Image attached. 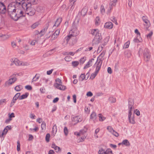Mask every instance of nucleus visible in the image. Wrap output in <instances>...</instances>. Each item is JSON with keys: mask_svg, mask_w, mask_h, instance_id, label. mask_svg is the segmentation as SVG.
Listing matches in <instances>:
<instances>
[{"mask_svg": "<svg viewBox=\"0 0 154 154\" xmlns=\"http://www.w3.org/2000/svg\"><path fill=\"white\" fill-rule=\"evenodd\" d=\"M23 1H20V4L16 8V10L14 13L11 18L15 21H17L20 17L25 16L23 9L22 8Z\"/></svg>", "mask_w": 154, "mask_h": 154, "instance_id": "1", "label": "nucleus"}, {"mask_svg": "<svg viewBox=\"0 0 154 154\" xmlns=\"http://www.w3.org/2000/svg\"><path fill=\"white\" fill-rule=\"evenodd\" d=\"M89 33L95 36L92 41L93 45L98 44L102 39L101 33L98 29H92L89 31Z\"/></svg>", "mask_w": 154, "mask_h": 154, "instance_id": "2", "label": "nucleus"}, {"mask_svg": "<svg viewBox=\"0 0 154 154\" xmlns=\"http://www.w3.org/2000/svg\"><path fill=\"white\" fill-rule=\"evenodd\" d=\"M30 4H27L26 2H23L22 8L23 10L25 11L26 13L28 15L32 16L35 13V9L31 7Z\"/></svg>", "mask_w": 154, "mask_h": 154, "instance_id": "3", "label": "nucleus"}, {"mask_svg": "<svg viewBox=\"0 0 154 154\" xmlns=\"http://www.w3.org/2000/svg\"><path fill=\"white\" fill-rule=\"evenodd\" d=\"M23 0H16L15 2H14L12 4L9 5L8 9V11L9 16L11 18L13 15L14 13L16 10V8L20 4V1H23Z\"/></svg>", "mask_w": 154, "mask_h": 154, "instance_id": "4", "label": "nucleus"}, {"mask_svg": "<svg viewBox=\"0 0 154 154\" xmlns=\"http://www.w3.org/2000/svg\"><path fill=\"white\" fill-rule=\"evenodd\" d=\"M143 57L146 62H148L150 58L151 54L149 50L147 48H145L143 51Z\"/></svg>", "mask_w": 154, "mask_h": 154, "instance_id": "5", "label": "nucleus"}, {"mask_svg": "<svg viewBox=\"0 0 154 154\" xmlns=\"http://www.w3.org/2000/svg\"><path fill=\"white\" fill-rule=\"evenodd\" d=\"M117 0H111L109 3V6L108 9V12L110 13L113 8V7L115 6Z\"/></svg>", "mask_w": 154, "mask_h": 154, "instance_id": "6", "label": "nucleus"}, {"mask_svg": "<svg viewBox=\"0 0 154 154\" xmlns=\"http://www.w3.org/2000/svg\"><path fill=\"white\" fill-rule=\"evenodd\" d=\"M102 63V60L100 59H98V57L97 62L94 64L95 65V64H96V66L95 69L96 71L99 72V70L100 69Z\"/></svg>", "mask_w": 154, "mask_h": 154, "instance_id": "7", "label": "nucleus"}, {"mask_svg": "<svg viewBox=\"0 0 154 154\" xmlns=\"http://www.w3.org/2000/svg\"><path fill=\"white\" fill-rule=\"evenodd\" d=\"M6 8L3 2H0V13L5 14L6 12Z\"/></svg>", "mask_w": 154, "mask_h": 154, "instance_id": "8", "label": "nucleus"}, {"mask_svg": "<svg viewBox=\"0 0 154 154\" xmlns=\"http://www.w3.org/2000/svg\"><path fill=\"white\" fill-rule=\"evenodd\" d=\"M69 33L76 34V35L78 34L77 26L75 24H73L72 29L70 31Z\"/></svg>", "mask_w": 154, "mask_h": 154, "instance_id": "9", "label": "nucleus"}, {"mask_svg": "<svg viewBox=\"0 0 154 154\" xmlns=\"http://www.w3.org/2000/svg\"><path fill=\"white\" fill-rule=\"evenodd\" d=\"M148 17L146 16H143L142 17V19L143 22L145 23V26H149L150 25V22L148 19Z\"/></svg>", "mask_w": 154, "mask_h": 154, "instance_id": "10", "label": "nucleus"}, {"mask_svg": "<svg viewBox=\"0 0 154 154\" xmlns=\"http://www.w3.org/2000/svg\"><path fill=\"white\" fill-rule=\"evenodd\" d=\"M71 119L72 122H74L76 123L81 122L82 120V119L80 118L79 116H72Z\"/></svg>", "mask_w": 154, "mask_h": 154, "instance_id": "11", "label": "nucleus"}, {"mask_svg": "<svg viewBox=\"0 0 154 154\" xmlns=\"http://www.w3.org/2000/svg\"><path fill=\"white\" fill-rule=\"evenodd\" d=\"M90 120H92L94 122L97 121V115L96 113L94 112H93L90 116Z\"/></svg>", "mask_w": 154, "mask_h": 154, "instance_id": "12", "label": "nucleus"}, {"mask_svg": "<svg viewBox=\"0 0 154 154\" xmlns=\"http://www.w3.org/2000/svg\"><path fill=\"white\" fill-rule=\"evenodd\" d=\"M54 86L57 88L61 90L64 91L66 89V87L65 86L58 83L55 84Z\"/></svg>", "mask_w": 154, "mask_h": 154, "instance_id": "13", "label": "nucleus"}, {"mask_svg": "<svg viewBox=\"0 0 154 154\" xmlns=\"http://www.w3.org/2000/svg\"><path fill=\"white\" fill-rule=\"evenodd\" d=\"M17 78L16 77L11 78L9 80L5 82V84H8L9 85H11L14 83L16 80Z\"/></svg>", "mask_w": 154, "mask_h": 154, "instance_id": "14", "label": "nucleus"}, {"mask_svg": "<svg viewBox=\"0 0 154 154\" xmlns=\"http://www.w3.org/2000/svg\"><path fill=\"white\" fill-rule=\"evenodd\" d=\"M131 115L132 114H131L128 115L129 121L130 123L134 124L135 123L134 116H133L131 117Z\"/></svg>", "mask_w": 154, "mask_h": 154, "instance_id": "15", "label": "nucleus"}, {"mask_svg": "<svg viewBox=\"0 0 154 154\" xmlns=\"http://www.w3.org/2000/svg\"><path fill=\"white\" fill-rule=\"evenodd\" d=\"M104 27L108 29H112L113 27V24L111 22H107L104 25Z\"/></svg>", "mask_w": 154, "mask_h": 154, "instance_id": "16", "label": "nucleus"}, {"mask_svg": "<svg viewBox=\"0 0 154 154\" xmlns=\"http://www.w3.org/2000/svg\"><path fill=\"white\" fill-rule=\"evenodd\" d=\"M94 60V59L93 58L90 60L86 64V65L84 67V69L87 68L91 66L92 65V63Z\"/></svg>", "mask_w": 154, "mask_h": 154, "instance_id": "17", "label": "nucleus"}, {"mask_svg": "<svg viewBox=\"0 0 154 154\" xmlns=\"http://www.w3.org/2000/svg\"><path fill=\"white\" fill-rule=\"evenodd\" d=\"M11 62H13L16 66H19L22 64L21 62L17 58L12 59Z\"/></svg>", "mask_w": 154, "mask_h": 154, "instance_id": "18", "label": "nucleus"}, {"mask_svg": "<svg viewBox=\"0 0 154 154\" xmlns=\"http://www.w3.org/2000/svg\"><path fill=\"white\" fill-rule=\"evenodd\" d=\"M49 26V24L48 23L46 24L44 27L43 29L41 31L40 33H42V35H44L46 32L47 31L48 27Z\"/></svg>", "mask_w": 154, "mask_h": 154, "instance_id": "19", "label": "nucleus"}, {"mask_svg": "<svg viewBox=\"0 0 154 154\" xmlns=\"http://www.w3.org/2000/svg\"><path fill=\"white\" fill-rule=\"evenodd\" d=\"M76 36V34H72V33H70L65 38V39H66V42L68 43L69 41V39L72 36Z\"/></svg>", "mask_w": 154, "mask_h": 154, "instance_id": "20", "label": "nucleus"}, {"mask_svg": "<svg viewBox=\"0 0 154 154\" xmlns=\"http://www.w3.org/2000/svg\"><path fill=\"white\" fill-rule=\"evenodd\" d=\"M62 21V18H61L59 17L55 21V23L53 27L54 26H58Z\"/></svg>", "mask_w": 154, "mask_h": 154, "instance_id": "21", "label": "nucleus"}, {"mask_svg": "<svg viewBox=\"0 0 154 154\" xmlns=\"http://www.w3.org/2000/svg\"><path fill=\"white\" fill-rule=\"evenodd\" d=\"M86 79V76H85V74L84 73H82L79 77V81L82 82L84 80H85Z\"/></svg>", "mask_w": 154, "mask_h": 154, "instance_id": "22", "label": "nucleus"}, {"mask_svg": "<svg viewBox=\"0 0 154 154\" xmlns=\"http://www.w3.org/2000/svg\"><path fill=\"white\" fill-rule=\"evenodd\" d=\"M87 12V7H85L82 10L81 12V14L82 16H84L86 14Z\"/></svg>", "mask_w": 154, "mask_h": 154, "instance_id": "23", "label": "nucleus"}, {"mask_svg": "<svg viewBox=\"0 0 154 154\" xmlns=\"http://www.w3.org/2000/svg\"><path fill=\"white\" fill-rule=\"evenodd\" d=\"M122 145H124L126 146H130V144L129 141L125 139L123 140L122 142Z\"/></svg>", "mask_w": 154, "mask_h": 154, "instance_id": "24", "label": "nucleus"}, {"mask_svg": "<svg viewBox=\"0 0 154 154\" xmlns=\"http://www.w3.org/2000/svg\"><path fill=\"white\" fill-rule=\"evenodd\" d=\"M29 95V94L28 93H26L22 95L20 97H19V100H21L26 98Z\"/></svg>", "mask_w": 154, "mask_h": 154, "instance_id": "25", "label": "nucleus"}, {"mask_svg": "<svg viewBox=\"0 0 154 154\" xmlns=\"http://www.w3.org/2000/svg\"><path fill=\"white\" fill-rule=\"evenodd\" d=\"M142 41V39L140 38H139V37H137V36L136 38H134L133 40V41L135 43H139L141 42Z\"/></svg>", "mask_w": 154, "mask_h": 154, "instance_id": "26", "label": "nucleus"}, {"mask_svg": "<svg viewBox=\"0 0 154 154\" xmlns=\"http://www.w3.org/2000/svg\"><path fill=\"white\" fill-rule=\"evenodd\" d=\"M23 88V86L20 85H17L14 88V89L17 91H20Z\"/></svg>", "mask_w": 154, "mask_h": 154, "instance_id": "27", "label": "nucleus"}, {"mask_svg": "<svg viewBox=\"0 0 154 154\" xmlns=\"http://www.w3.org/2000/svg\"><path fill=\"white\" fill-rule=\"evenodd\" d=\"M17 99L16 97L14 96L10 104V107H12L14 105V104L16 102V100Z\"/></svg>", "mask_w": 154, "mask_h": 154, "instance_id": "28", "label": "nucleus"}, {"mask_svg": "<svg viewBox=\"0 0 154 154\" xmlns=\"http://www.w3.org/2000/svg\"><path fill=\"white\" fill-rule=\"evenodd\" d=\"M128 106H133L134 104V100L132 99H129L128 100Z\"/></svg>", "mask_w": 154, "mask_h": 154, "instance_id": "29", "label": "nucleus"}, {"mask_svg": "<svg viewBox=\"0 0 154 154\" xmlns=\"http://www.w3.org/2000/svg\"><path fill=\"white\" fill-rule=\"evenodd\" d=\"M40 77V75L38 74H36L35 76L33 78L32 82L36 81L38 80Z\"/></svg>", "mask_w": 154, "mask_h": 154, "instance_id": "30", "label": "nucleus"}, {"mask_svg": "<svg viewBox=\"0 0 154 154\" xmlns=\"http://www.w3.org/2000/svg\"><path fill=\"white\" fill-rule=\"evenodd\" d=\"M52 132L54 134V135L55 136V134L57 132V126L56 125H54L53 128L52 129Z\"/></svg>", "mask_w": 154, "mask_h": 154, "instance_id": "31", "label": "nucleus"}, {"mask_svg": "<svg viewBox=\"0 0 154 154\" xmlns=\"http://www.w3.org/2000/svg\"><path fill=\"white\" fill-rule=\"evenodd\" d=\"M98 72L95 70L94 73H92L91 74V75L90 77V79H94L95 78L96 76L97 75Z\"/></svg>", "mask_w": 154, "mask_h": 154, "instance_id": "32", "label": "nucleus"}, {"mask_svg": "<svg viewBox=\"0 0 154 154\" xmlns=\"http://www.w3.org/2000/svg\"><path fill=\"white\" fill-rule=\"evenodd\" d=\"M100 18L99 17H96L95 20V24L97 26L98 25L100 24Z\"/></svg>", "mask_w": 154, "mask_h": 154, "instance_id": "33", "label": "nucleus"}, {"mask_svg": "<svg viewBox=\"0 0 154 154\" xmlns=\"http://www.w3.org/2000/svg\"><path fill=\"white\" fill-rule=\"evenodd\" d=\"M108 153H110L111 154H113L111 149L110 148H107L106 151L104 152V154H108Z\"/></svg>", "mask_w": 154, "mask_h": 154, "instance_id": "34", "label": "nucleus"}, {"mask_svg": "<svg viewBox=\"0 0 154 154\" xmlns=\"http://www.w3.org/2000/svg\"><path fill=\"white\" fill-rule=\"evenodd\" d=\"M98 116L99 117V120L100 121H102L104 120L105 119V118L103 117L101 114H99Z\"/></svg>", "mask_w": 154, "mask_h": 154, "instance_id": "35", "label": "nucleus"}, {"mask_svg": "<svg viewBox=\"0 0 154 154\" xmlns=\"http://www.w3.org/2000/svg\"><path fill=\"white\" fill-rule=\"evenodd\" d=\"M41 128L42 130H45L46 128V123L44 122H42L41 125Z\"/></svg>", "mask_w": 154, "mask_h": 154, "instance_id": "36", "label": "nucleus"}, {"mask_svg": "<svg viewBox=\"0 0 154 154\" xmlns=\"http://www.w3.org/2000/svg\"><path fill=\"white\" fill-rule=\"evenodd\" d=\"M100 12L101 13L103 14L105 12V9L103 5H102L100 7Z\"/></svg>", "mask_w": 154, "mask_h": 154, "instance_id": "37", "label": "nucleus"}, {"mask_svg": "<svg viewBox=\"0 0 154 154\" xmlns=\"http://www.w3.org/2000/svg\"><path fill=\"white\" fill-rule=\"evenodd\" d=\"M79 63L77 61H73L72 62V65L74 67H76L79 64Z\"/></svg>", "mask_w": 154, "mask_h": 154, "instance_id": "38", "label": "nucleus"}, {"mask_svg": "<svg viewBox=\"0 0 154 154\" xmlns=\"http://www.w3.org/2000/svg\"><path fill=\"white\" fill-rule=\"evenodd\" d=\"M111 20L112 21V22L115 23L117 25H118V23L117 22L116 19L115 17L113 16L112 17H111Z\"/></svg>", "mask_w": 154, "mask_h": 154, "instance_id": "39", "label": "nucleus"}, {"mask_svg": "<svg viewBox=\"0 0 154 154\" xmlns=\"http://www.w3.org/2000/svg\"><path fill=\"white\" fill-rule=\"evenodd\" d=\"M130 43V42L129 41H128L127 42L125 43L123 46V48H128Z\"/></svg>", "mask_w": 154, "mask_h": 154, "instance_id": "40", "label": "nucleus"}, {"mask_svg": "<svg viewBox=\"0 0 154 154\" xmlns=\"http://www.w3.org/2000/svg\"><path fill=\"white\" fill-rule=\"evenodd\" d=\"M134 107L133 106H128V109H129V111H128V115L130 114H132V111L133 110V109H134Z\"/></svg>", "mask_w": 154, "mask_h": 154, "instance_id": "41", "label": "nucleus"}, {"mask_svg": "<svg viewBox=\"0 0 154 154\" xmlns=\"http://www.w3.org/2000/svg\"><path fill=\"white\" fill-rule=\"evenodd\" d=\"M109 100L112 103H114L116 102V99L113 97H111L109 98Z\"/></svg>", "mask_w": 154, "mask_h": 154, "instance_id": "42", "label": "nucleus"}, {"mask_svg": "<svg viewBox=\"0 0 154 154\" xmlns=\"http://www.w3.org/2000/svg\"><path fill=\"white\" fill-rule=\"evenodd\" d=\"M86 57H82L80 60V63L81 64H83L86 60Z\"/></svg>", "mask_w": 154, "mask_h": 154, "instance_id": "43", "label": "nucleus"}, {"mask_svg": "<svg viewBox=\"0 0 154 154\" xmlns=\"http://www.w3.org/2000/svg\"><path fill=\"white\" fill-rule=\"evenodd\" d=\"M50 137V135L48 133L46 134L45 137V140L47 142H48L49 141Z\"/></svg>", "mask_w": 154, "mask_h": 154, "instance_id": "44", "label": "nucleus"}, {"mask_svg": "<svg viewBox=\"0 0 154 154\" xmlns=\"http://www.w3.org/2000/svg\"><path fill=\"white\" fill-rule=\"evenodd\" d=\"M17 150L18 151L20 150V144L19 140H17Z\"/></svg>", "mask_w": 154, "mask_h": 154, "instance_id": "45", "label": "nucleus"}, {"mask_svg": "<svg viewBox=\"0 0 154 154\" xmlns=\"http://www.w3.org/2000/svg\"><path fill=\"white\" fill-rule=\"evenodd\" d=\"M64 132L65 135L67 136L68 134V129L66 127H65L64 128Z\"/></svg>", "mask_w": 154, "mask_h": 154, "instance_id": "46", "label": "nucleus"}, {"mask_svg": "<svg viewBox=\"0 0 154 154\" xmlns=\"http://www.w3.org/2000/svg\"><path fill=\"white\" fill-rule=\"evenodd\" d=\"M6 102V99H5L0 100V106L5 103V104Z\"/></svg>", "mask_w": 154, "mask_h": 154, "instance_id": "47", "label": "nucleus"}, {"mask_svg": "<svg viewBox=\"0 0 154 154\" xmlns=\"http://www.w3.org/2000/svg\"><path fill=\"white\" fill-rule=\"evenodd\" d=\"M107 129L108 130V131L111 133H112V132H113V130H114L113 128L110 126H108L107 127Z\"/></svg>", "mask_w": 154, "mask_h": 154, "instance_id": "48", "label": "nucleus"}, {"mask_svg": "<svg viewBox=\"0 0 154 154\" xmlns=\"http://www.w3.org/2000/svg\"><path fill=\"white\" fill-rule=\"evenodd\" d=\"M65 60L66 61L69 62L71 60V58L70 56H67L65 57Z\"/></svg>", "mask_w": 154, "mask_h": 154, "instance_id": "49", "label": "nucleus"}, {"mask_svg": "<svg viewBox=\"0 0 154 154\" xmlns=\"http://www.w3.org/2000/svg\"><path fill=\"white\" fill-rule=\"evenodd\" d=\"M134 32L136 33L137 34V37H139V38H140V33L139 32L138 30L137 29H135Z\"/></svg>", "mask_w": 154, "mask_h": 154, "instance_id": "50", "label": "nucleus"}, {"mask_svg": "<svg viewBox=\"0 0 154 154\" xmlns=\"http://www.w3.org/2000/svg\"><path fill=\"white\" fill-rule=\"evenodd\" d=\"M111 134L116 137H118L119 135V134L116 131H115L114 130H113V131Z\"/></svg>", "mask_w": 154, "mask_h": 154, "instance_id": "51", "label": "nucleus"}, {"mask_svg": "<svg viewBox=\"0 0 154 154\" xmlns=\"http://www.w3.org/2000/svg\"><path fill=\"white\" fill-rule=\"evenodd\" d=\"M60 31V30L59 29H57L54 33L57 36H58L59 34Z\"/></svg>", "mask_w": 154, "mask_h": 154, "instance_id": "52", "label": "nucleus"}, {"mask_svg": "<svg viewBox=\"0 0 154 154\" xmlns=\"http://www.w3.org/2000/svg\"><path fill=\"white\" fill-rule=\"evenodd\" d=\"M38 23H35L32 25L31 27L32 29H35L38 26Z\"/></svg>", "mask_w": 154, "mask_h": 154, "instance_id": "53", "label": "nucleus"}, {"mask_svg": "<svg viewBox=\"0 0 154 154\" xmlns=\"http://www.w3.org/2000/svg\"><path fill=\"white\" fill-rule=\"evenodd\" d=\"M35 0H30L29 2H26L27 4H30L31 5H31L32 4H34L35 3Z\"/></svg>", "mask_w": 154, "mask_h": 154, "instance_id": "54", "label": "nucleus"}, {"mask_svg": "<svg viewBox=\"0 0 154 154\" xmlns=\"http://www.w3.org/2000/svg\"><path fill=\"white\" fill-rule=\"evenodd\" d=\"M25 88L28 90H31L32 89V87L30 85H27L25 87Z\"/></svg>", "mask_w": 154, "mask_h": 154, "instance_id": "55", "label": "nucleus"}, {"mask_svg": "<svg viewBox=\"0 0 154 154\" xmlns=\"http://www.w3.org/2000/svg\"><path fill=\"white\" fill-rule=\"evenodd\" d=\"M104 149H103L102 148L100 149L98 151L99 154H104Z\"/></svg>", "mask_w": 154, "mask_h": 154, "instance_id": "56", "label": "nucleus"}, {"mask_svg": "<svg viewBox=\"0 0 154 154\" xmlns=\"http://www.w3.org/2000/svg\"><path fill=\"white\" fill-rule=\"evenodd\" d=\"M106 53V51H103L101 53L99 57H101L102 58L105 55Z\"/></svg>", "mask_w": 154, "mask_h": 154, "instance_id": "57", "label": "nucleus"}, {"mask_svg": "<svg viewBox=\"0 0 154 154\" xmlns=\"http://www.w3.org/2000/svg\"><path fill=\"white\" fill-rule=\"evenodd\" d=\"M57 36L56 35L54 34L53 33L51 36L52 40H54L57 37Z\"/></svg>", "mask_w": 154, "mask_h": 154, "instance_id": "58", "label": "nucleus"}, {"mask_svg": "<svg viewBox=\"0 0 154 154\" xmlns=\"http://www.w3.org/2000/svg\"><path fill=\"white\" fill-rule=\"evenodd\" d=\"M86 138V137H81L80 138H79V140L80 142H82L84 141Z\"/></svg>", "mask_w": 154, "mask_h": 154, "instance_id": "59", "label": "nucleus"}, {"mask_svg": "<svg viewBox=\"0 0 154 154\" xmlns=\"http://www.w3.org/2000/svg\"><path fill=\"white\" fill-rule=\"evenodd\" d=\"M86 95L88 97H91L93 95V94L91 91H89L87 93Z\"/></svg>", "mask_w": 154, "mask_h": 154, "instance_id": "60", "label": "nucleus"}, {"mask_svg": "<svg viewBox=\"0 0 154 154\" xmlns=\"http://www.w3.org/2000/svg\"><path fill=\"white\" fill-rule=\"evenodd\" d=\"M40 91L42 93H43L45 92V89L44 87H42L40 88Z\"/></svg>", "mask_w": 154, "mask_h": 154, "instance_id": "61", "label": "nucleus"}, {"mask_svg": "<svg viewBox=\"0 0 154 154\" xmlns=\"http://www.w3.org/2000/svg\"><path fill=\"white\" fill-rule=\"evenodd\" d=\"M134 112H135V114L137 116H139L140 114L139 111L137 109L134 110Z\"/></svg>", "mask_w": 154, "mask_h": 154, "instance_id": "62", "label": "nucleus"}, {"mask_svg": "<svg viewBox=\"0 0 154 154\" xmlns=\"http://www.w3.org/2000/svg\"><path fill=\"white\" fill-rule=\"evenodd\" d=\"M153 32L152 31H151L148 34L146 35L147 38H150L152 35Z\"/></svg>", "mask_w": 154, "mask_h": 154, "instance_id": "63", "label": "nucleus"}, {"mask_svg": "<svg viewBox=\"0 0 154 154\" xmlns=\"http://www.w3.org/2000/svg\"><path fill=\"white\" fill-rule=\"evenodd\" d=\"M9 117L11 119L12 118H14L15 117L14 114L13 112H12L11 114H9Z\"/></svg>", "mask_w": 154, "mask_h": 154, "instance_id": "64", "label": "nucleus"}]
</instances>
